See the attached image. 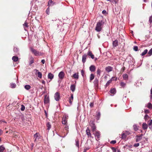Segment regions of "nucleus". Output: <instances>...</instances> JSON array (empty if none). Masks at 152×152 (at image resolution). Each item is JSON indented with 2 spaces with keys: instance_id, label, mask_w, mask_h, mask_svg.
Segmentation results:
<instances>
[{
  "instance_id": "obj_1",
  "label": "nucleus",
  "mask_w": 152,
  "mask_h": 152,
  "mask_svg": "<svg viewBox=\"0 0 152 152\" xmlns=\"http://www.w3.org/2000/svg\"><path fill=\"white\" fill-rule=\"evenodd\" d=\"M105 20L103 19L101 20H99L96 25L95 27V30L98 32H99L101 31L103 27V26L105 23Z\"/></svg>"
},
{
  "instance_id": "obj_2",
  "label": "nucleus",
  "mask_w": 152,
  "mask_h": 152,
  "mask_svg": "<svg viewBox=\"0 0 152 152\" xmlns=\"http://www.w3.org/2000/svg\"><path fill=\"white\" fill-rule=\"evenodd\" d=\"M30 51L33 54L36 56H41L42 53L39 51H37L36 50L34 49L32 47L30 48Z\"/></svg>"
},
{
  "instance_id": "obj_3",
  "label": "nucleus",
  "mask_w": 152,
  "mask_h": 152,
  "mask_svg": "<svg viewBox=\"0 0 152 152\" xmlns=\"http://www.w3.org/2000/svg\"><path fill=\"white\" fill-rule=\"evenodd\" d=\"M96 140L98 141L100 140V132L98 131H96L94 134Z\"/></svg>"
},
{
  "instance_id": "obj_4",
  "label": "nucleus",
  "mask_w": 152,
  "mask_h": 152,
  "mask_svg": "<svg viewBox=\"0 0 152 152\" xmlns=\"http://www.w3.org/2000/svg\"><path fill=\"white\" fill-rule=\"evenodd\" d=\"M34 137L35 138L34 140V141L35 142L37 140H38L40 139H41V138L42 137V136L38 132L36 133L34 135Z\"/></svg>"
},
{
  "instance_id": "obj_5",
  "label": "nucleus",
  "mask_w": 152,
  "mask_h": 152,
  "mask_svg": "<svg viewBox=\"0 0 152 152\" xmlns=\"http://www.w3.org/2000/svg\"><path fill=\"white\" fill-rule=\"evenodd\" d=\"M55 99L57 101H59L60 97V94L58 92H56L54 96Z\"/></svg>"
},
{
  "instance_id": "obj_6",
  "label": "nucleus",
  "mask_w": 152,
  "mask_h": 152,
  "mask_svg": "<svg viewBox=\"0 0 152 152\" xmlns=\"http://www.w3.org/2000/svg\"><path fill=\"white\" fill-rule=\"evenodd\" d=\"M143 134H141L139 135H137L135 136L136 142H138L140 141L142 138Z\"/></svg>"
},
{
  "instance_id": "obj_7",
  "label": "nucleus",
  "mask_w": 152,
  "mask_h": 152,
  "mask_svg": "<svg viewBox=\"0 0 152 152\" xmlns=\"http://www.w3.org/2000/svg\"><path fill=\"white\" fill-rule=\"evenodd\" d=\"M93 83L95 87H98L99 84L98 79L97 77H96L93 82Z\"/></svg>"
},
{
  "instance_id": "obj_8",
  "label": "nucleus",
  "mask_w": 152,
  "mask_h": 152,
  "mask_svg": "<svg viewBox=\"0 0 152 152\" xmlns=\"http://www.w3.org/2000/svg\"><path fill=\"white\" fill-rule=\"evenodd\" d=\"M49 102V97L47 95L44 96V103L45 104H47Z\"/></svg>"
},
{
  "instance_id": "obj_9",
  "label": "nucleus",
  "mask_w": 152,
  "mask_h": 152,
  "mask_svg": "<svg viewBox=\"0 0 152 152\" xmlns=\"http://www.w3.org/2000/svg\"><path fill=\"white\" fill-rule=\"evenodd\" d=\"M58 76L61 79H62L64 77V73L63 71L60 72L58 74Z\"/></svg>"
},
{
  "instance_id": "obj_10",
  "label": "nucleus",
  "mask_w": 152,
  "mask_h": 152,
  "mask_svg": "<svg viewBox=\"0 0 152 152\" xmlns=\"http://www.w3.org/2000/svg\"><path fill=\"white\" fill-rule=\"evenodd\" d=\"M105 70L107 72L112 71L113 70V67L111 66H109L105 67Z\"/></svg>"
},
{
  "instance_id": "obj_11",
  "label": "nucleus",
  "mask_w": 152,
  "mask_h": 152,
  "mask_svg": "<svg viewBox=\"0 0 152 152\" xmlns=\"http://www.w3.org/2000/svg\"><path fill=\"white\" fill-rule=\"evenodd\" d=\"M118 45V41L115 39L113 42V47H116Z\"/></svg>"
},
{
  "instance_id": "obj_12",
  "label": "nucleus",
  "mask_w": 152,
  "mask_h": 152,
  "mask_svg": "<svg viewBox=\"0 0 152 152\" xmlns=\"http://www.w3.org/2000/svg\"><path fill=\"white\" fill-rule=\"evenodd\" d=\"M96 68L94 65H91L89 67V70L91 72H94L96 70Z\"/></svg>"
},
{
  "instance_id": "obj_13",
  "label": "nucleus",
  "mask_w": 152,
  "mask_h": 152,
  "mask_svg": "<svg viewBox=\"0 0 152 152\" xmlns=\"http://www.w3.org/2000/svg\"><path fill=\"white\" fill-rule=\"evenodd\" d=\"M62 123L65 125H66V124H67V120L66 116H64L63 117Z\"/></svg>"
},
{
  "instance_id": "obj_14",
  "label": "nucleus",
  "mask_w": 152,
  "mask_h": 152,
  "mask_svg": "<svg viewBox=\"0 0 152 152\" xmlns=\"http://www.w3.org/2000/svg\"><path fill=\"white\" fill-rule=\"evenodd\" d=\"M127 132V131H126L125 132H123L121 134V138L122 139H126L127 136L126 132Z\"/></svg>"
},
{
  "instance_id": "obj_15",
  "label": "nucleus",
  "mask_w": 152,
  "mask_h": 152,
  "mask_svg": "<svg viewBox=\"0 0 152 152\" xmlns=\"http://www.w3.org/2000/svg\"><path fill=\"white\" fill-rule=\"evenodd\" d=\"M86 134L88 136V137H92L91 134L90 132V131L89 128L88 127L87 128V129L86 131Z\"/></svg>"
},
{
  "instance_id": "obj_16",
  "label": "nucleus",
  "mask_w": 152,
  "mask_h": 152,
  "mask_svg": "<svg viewBox=\"0 0 152 152\" xmlns=\"http://www.w3.org/2000/svg\"><path fill=\"white\" fill-rule=\"evenodd\" d=\"M13 51L15 53V55H16L19 54V50L18 48L15 47L13 49Z\"/></svg>"
},
{
  "instance_id": "obj_17",
  "label": "nucleus",
  "mask_w": 152,
  "mask_h": 152,
  "mask_svg": "<svg viewBox=\"0 0 152 152\" xmlns=\"http://www.w3.org/2000/svg\"><path fill=\"white\" fill-rule=\"evenodd\" d=\"M133 129L135 132H136L138 130L139 126L137 125L136 124H134L133 125Z\"/></svg>"
},
{
  "instance_id": "obj_18",
  "label": "nucleus",
  "mask_w": 152,
  "mask_h": 152,
  "mask_svg": "<svg viewBox=\"0 0 152 152\" xmlns=\"http://www.w3.org/2000/svg\"><path fill=\"white\" fill-rule=\"evenodd\" d=\"M87 55L86 54H84L82 56V61L83 63L84 64L86 61Z\"/></svg>"
},
{
  "instance_id": "obj_19",
  "label": "nucleus",
  "mask_w": 152,
  "mask_h": 152,
  "mask_svg": "<svg viewBox=\"0 0 152 152\" xmlns=\"http://www.w3.org/2000/svg\"><path fill=\"white\" fill-rule=\"evenodd\" d=\"M73 99V94H71V96L69 98V103L71 104L72 103V101Z\"/></svg>"
},
{
  "instance_id": "obj_20",
  "label": "nucleus",
  "mask_w": 152,
  "mask_h": 152,
  "mask_svg": "<svg viewBox=\"0 0 152 152\" xmlns=\"http://www.w3.org/2000/svg\"><path fill=\"white\" fill-rule=\"evenodd\" d=\"M109 92L110 93L114 94L116 93V91L115 88H112L111 89Z\"/></svg>"
},
{
  "instance_id": "obj_21",
  "label": "nucleus",
  "mask_w": 152,
  "mask_h": 152,
  "mask_svg": "<svg viewBox=\"0 0 152 152\" xmlns=\"http://www.w3.org/2000/svg\"><path fill=\"white\" fill-rule=\"evenodd\" d=\"M148 126L146 123H144L142 124V128L143 130L147 129L148 128Z\"/></svg>"
},
{
  "instance_id": "obj_22",
  "label": "nucleus",
  "mask_w": 152,
  "mask_h": 152,
  "mask_svg": "<svg viewBox=\"0 0 152 152\" xmlns=\"http://www.w3.org/2000/svg\"><path fill=\"white\" fill-rule=\"evenodd\" d=\"M88 55L90 56L92 59H93L94 58V55L92 54L91 51H89L88 53Z\"/></svg>"
},
{
  "instance_id": "obj_23",
  "label": "nucleus",
  "mask_w": 152,
  "mask_h": 152,
  "mask_svg": "<svg viewBox=\"0 0 152 152\" xmlns=\"http://www.w3.org/2000/svg\"><path fill=\"white\" fill-rule=\"evenodd\" d=\"M70 89L73 92H74L75 89V86L74 84L72 85L71 86Z\"/></svg>"
},
{
  "instance_id": "obj_24",
  "label": "nucleus",
  "mask_w": 152,
  "mask_h": 152,
  "mask_svg": "<svg viewBox=\"0 0 152 152\" xmlns=\"http://www.w3.org/2000/svg\"><path fill=\"white\" fill-rule=\"evenodd\" d=\"M65 129L66 130L67 133L66 134H64V136L62 137H65L68 134V133L69 132V127L67 125L66 126L64 127Z\"/></svg>"
},
{
  "instance_id": "obj_25",
  "label": "nucleus",
  "mask_w": 152,
  "mask_h": 152,
  "mask_svg": "<svg viewBox=\"0 0 152 152\" xmlns=\"http://www.w3.org/2000/svg\"><path fill=\"white\" fill-rule=\"evenodd\" d=\"M54 77V75L51 73H49L48 75V78L50 79V80L52 79Z\"/></svg>"
},
{
  "instance_id": "obj_26",
  "label": "nucleus",
  "mask_w": 152,
  "mask_h": 152,
  "mask_svg": "<svg viewBox=\"0 0 152 152\" xmlns=\"http://www.w3.org/2000/svg\"><path fill=\"white\" fill-rule=\"evenodd\" d=\"M123 79L125 80H127L128 78V75L126 74H124L123 75Z\"/></svg>"
},
{
  "instance_id": "obj_27",
  "label": "nucleus",
  "mask_w": 152,
  "mask_h": 152,
  "mask_svg": "<svg viewBox=\"0 0 152 152\" xmlns=\"http://www.w3.org/2000/svg\"><path fill=\"white\" fill-rule=\"evenodd\" d=\"M75 145L78 148V149L79 148V142L78 139H76L75 140Z\"/></svg>"
},
{
  "instance_id": "obj_28",
  "label": "nucleus",
  "mask_w": 152,
  "mask_h": 152,
  "mask_svg": "<svg viewBox=\"0 0 152 152\" xmlns=\"http://www.w3.org/2000/svg\"><path fill=\"white\" fill-rule=\"evenodd\" d=\"M34 61V58L32 56H31L30 59V61L29 62V64L31 65L32 64Z\"/></svg>"
},
{
  "instance_id": "obj_29",
  "label": "nucleus",
  "mask_w": 152,
  "mask_h": 152,
  "mask_svg": "<svg viewBox=\"0 0 152 152\" xmlns=\"http://www.w3.org/2000/svg\"><path fill=\"white\" fill-rule=\"evenodd\" d=\"M95 77V76L94 74H91L90 75V82H91L92 80Z\"/></svg>"
},
{
  "instance_id": "obj_30",
  "label": "nucleus",
  "mask_w": 152,
  "mask_h": 152,
  "mask_svg": "<svg viewBox=\"0 0 152 152\" xmlns=\"http://www.w3.org/2000/svg\"><path fill=\"white\" fill-rule=\"evenodd\" d=\"M96 120H99L100 117V113L99 112L96 113Z\"/></svg>"
},
{
  "instance_id": "obj_31",
  "label": "nucleus",
  "mask_w": 152,
  "mask_h": 152,
  "mask_svg": "<svg viewBox=\"0 0 152 152\" xmlns=\"http://www.w3.org/2000/svg\"><path fill=\"white\" fill-rule=\"evenodd\" d=\"M28 23L26 21L23 24L24 28L25 30H27V28L28 27Z\"/></svg>"
},
{
  "instance_id": "obj_32",
  "label": "nucleus",
  "mask_w": 152,
  "mask_h": 152,
  "mask_svg": "<svg viewBox=\"0 0 152 152\" xmlns=\"http://www.w3.org/2000/svg\"><path fill=\"white\" fill-rule=\"evenodd\" d=\"M46 126L47 127V129L49 130L51 128V125L49 122H47L46 124Z\"/></svg>"
},
{
  "instance_id": "obj_33",
  "label": "nucleus",
  "mask_w": 152,
  "mask_h": 152,
  "mask_svg": "<svg viewBox=\"0 0 152 152\" xmlns=\"http://www.w3.org/2000/svg\"><path fill=\"white\" fill-rule=\"evenodd\" d=\"M73 76L74 78L77 80L79 78V75L78 73H75L73 75Z\"/></svg>"
},
{
  "instance_id": "obj_34",
  "label": "nucleus",
  "mask_w": 152,
  "mask_h": 152,
  "mask_svg": "<svg viewBox=\"0 0 152 152\" xmlns=\"http://www.w3.org/2000/svg\"><path fill=\"white\" fill-rule=\"evenodd\" d=\"M148 50L147 49L145 50L140 54L141 56H143L145 55L148 52Z\"/></svg>"
},
{
  "instance_id": "obj_35",
  "label": "nucleus",
  "mask_w": 152,
  "mask_h": 152,
  "mask_svg": "<svg viewBox=\"0 0 152 152\" xmlns=\"http://www.w3.org/2000/svg\"><path fill=\"white\" fill-rule=\"evenodd\" d=\"M12 59L14 61L16 62L18 61V57L17 56H13L12 57Z\"/></svg>"
},
{
  "instance_id": "obj_36",
  "label": "nucleus",
  "mask_w": 152,
  "mask_h": 152,
  "mask_svg": "<svg viewBox=\"0 0 152 152\" xmlns=\"http://www.w3.org/2000/svg\"><path fill=\"white\" fill-rule=\"evenodd\" d=\"M111 82H112L111 80H108L107 82L106 85H105V87H107L108 86H109V85L110 84V83Z\"/></svg>"
},
{
  "instance_id": "obj_37",
  "label": "nucleus",
  "mask_w": 152,
  "mask_h": 152,
  "mask_svg": "<svg viewBox=\"0 0 152 152\" xmlns=\"http://www.w3.org/2000/svg\"><path fill=\"white\" fill-rule=\"evenodd\" d=\"M89 124L90 126L91 127L95 125L94 121H90Z\"/></svg>"
},
{
  "instance_id": "obj_38",
  "label": "nucleus",
  "mask_w": 152,
  "mask_h": 152,
  "mask_svg": "<svg viewBox=\"0 0 152 152\" xmlns=\"http://www.w3.org/2000/svg\"><path fill=\"white\" fill-rule=\"evenodd\" d=\"M101 72V70L100 69L98 68L97 70V76H100Z\"/></svg>"
},
{
  "instance_id": "obj_39",
  "label": "nucleus",
  "mask_w": 152,
  "mask_h": 152,
  "mask_svg": "<svg viewBox=\"0 0 152 152\" xmlns=\"http://www.w3.org/2000/svg\"><path fill=\"white\" fill-rule=\"evenodd\" d=\"M147 107L150 109H152V104L150 102L148 104Z\"/></svg>"
},
{
  "instance_id": "obj_40",
  "label": "nucleus",
  "mask_w": 152,
  "mask_h": 152,
  "mask_svg": "<svg viewBox=\"0 0 152 152\" xmlns=\"http://www.w3.org/2000/svg\"><path fill=\"white\" fill-rule=\"evenodd\" d=\"M5 148L3 146H0V152H3L5 150Z\"/></svg>"
},
{
  "instance_id": "obj_41",
  "label": "nucleus",
  "mask_w": 152,
  "mask_h": 152,
  "mask_svg": "<svg viewBox=\"0 0 152 152\" xmlns=\"http://www.w3.org/2000/svg\"><path fill=\"white\" fill-rule=\"evenodd\" d=\"M42 73L39 72H38L37 73V76L40 78H41L42 77Z\"/></svg>"
},
{
  "instance_id": "obj_42",
  "label": "nucleus",
  "mask_w": 152,
  "mask_h": 152,
  "mask_svg": "<svg viewBox=\"0 0 152 152\" xmlns=\"http://www.w3.org/2000/svg\"><path fill=\"white\" fill-rule=\"evenodd\" d=\"M149 118L150 117L148 115L146 114L145 115L144 118L145 121H146L149 119Z\"/></svg>"
},
{
  "instance_id": "obj_43",
  "label": "nucleus",
  "mask_w": 152,
  "mask_h": 152,
  "mask_svg": "<svg viewBox=\"0 0 152 152\" xmlns=\"http://www.w3.org/2000/svg\"><path fill=\"white\" fill-rule=\"evenodd\" d=\"M91 127L92 131L93 132H94L96 130V126L95 125H94L93 126H92Z\"/></svg>"
},
{
  "instance_id": "obj_44",
  "label": "nucleus",
  "mask_w": 152,
  "mask_h": 152,
  "mask_svg": "<svg viewBox=\"0 0 152 152\" xmlns=\"http://www.w3.org/2000/svg\"><path fill=\"white\" fill-rule=\"evenodd\" d=\"M120 85L122 87L124 88L126 86V84L123 82H121Z\"/></svg>"
},
{
  "instance_id": "obj_45",
  "label": "nucleus",
  "mask_w": 152,
  "mask_h": 152,
  "mask_svg": "<svg viewBox=\"0 0 152 152\" xmlns=\"http://www.w3.org/2000/svg\"><path fill=\"white\" fill-rule=\"evenodd\" d=\"M50 9L49 8V7H48L47 9L46 10V13L48 15H49L50 14Z\"/></svg>"
},
{
  "instance_id": "obj_46",
  "label": "nucleus",
  "mask_w": 152,
  "mask_h": 152,
  "mask_svg": "<svg viewBox=\"0 0 152 152\" xmlns=\"http://www.w3.org/2000/svg\"><path fill=\"white\" fill-rule=\"evenodd\" d=\"M133 50L135 51H137L138 50V48L137 46H134V47L133 48Z\"/></svg>"
},
{
  "instance_id": "obj_47",
  "label": "nucleus",
  "mask_w": 152,
  "mask_h": 152,
  "mask_svg": "<svg viewBox=\"0 0 152 152\" xmlns=\"http://www.w3.org/2000/svg\"><path fill=\"white\" fill-rule=\"evenodd\" d=\"M148 54H149L148 56H151L152 55V48L151 49L148 53Z\"/></svg>"
},
{
  "instance_id": "obj_48",
  "label": "nucleus",
  "mask_w": 152,
  "mask_h": 152,
  "mask_svg": "<svg viewBox=\"0 0 152 152\" xmlns=\"http://www.w3.org/2000/svg\"><path fill=\"white\" fill-rule=\"evenodd\" d=\"M90 147H85L83 152H86L87 151L89 150L90 149Z\"/></svg>"
},
{
  "instance_id": "obj_49",
  "label": "nucleus",
  "mask_w": 152,
  "mask_h": 152,
  "mask_svg": "<svg viewBox=\"0 0 152 152\" xmlns=\"http://www.w3.org/2000/svg\"><path fill=\"white\" fill-rule=\"evenodd\" d=\"M117 77H113L110 80H111V81H112V80L116 81L117 80Z\"/></svg>"
},
{
  "instance_id": "obj_50",
  "label": "nucleus",
  "mask_w": 152,
  "mask_h": 152,
  "mask_svg": "<svg viewBox=\"0 0 152 152\" xmlns=\"http://www.w3.org/2000/svg\"><path fill=\"white\" fill-rule=\"evenodd\" d=\"M81 74L82 77H84V73H85L84 70L83 69L81 70Z\"/></svg>"
},
{
  "instance_id": "obj_51",
  "label": "nucleus",
  "mask_w": 152,
  "mask_h": 152,
  "mask_svg": "<svg viewBox=\"0 0 152 152\" xmlns=\"http://www.w3.org/2000/svg\"><path fill=\"white\" fill-rule=\"evenodd\" d=\"M149 22L150 23H152V15L150 16L149 18Z\"/></svg>"
},
{
  "instance_id": "obj_52",
  "label": "nucleus",
  "mask_w": 152,
  "mask_h": 152,
  "mask_svg": "<svg viewBox=\"0 0 152 152\" xmlns=\"http://www.w3.org/2000/svg\"><path fill=\"white\" fill-rule=\"evenodd\" d=\"M11 86L12 88H15L16 86V85L15 83H12L11 84Z\"/></svg>"
},
{
  "instance_id": "obj_53",
  "label": "nucleus",
  "mask_w": 152,
  "mask_h": 152,
  "mask_svg": "<svg viewBox=\"0 0 152 152\" xmlns=\"http://www.w3.org/2000/svg\"><path fill=\"white\" fill-rule=\"evenodd\" d=\"M53 2V1L52 0H49L48 3V6H49L50 5H51V4Z\"/></svg>"
},
{
  "instance_id": "obj_54",
  "label": "nucleus",
  "mask_w": 152,
  "mask_h": 152,
  "mask_svg": "<svg viewBox=\"0 0 152 152\" xmlns=\"http://www.w3.org/2000/svg\"><path fill=\"white\" fill-rule=\"evenodd\" d=\"M144 113H145L146 114H147L148 113H149V111L148 109H145L144 110Z\"/></svg>"
},
{
  "instance_id": "obj_55",
  "label": "nucleus",
  "mask_w": 152,
  "mask_h": 152,
  "mask_svg": "<svg viewBox=\"0 0 152 152\" xmlns=\"http://www.w3.org/2000/svg\"><path fill=\"white\" fill-rule=\"evenodd\" d=\"M111 149L113 151V152H116V149L114 147H112L111 148Z\"/></svg>"
},
{
  "instance_id": "obj_56",
  "label": "nucleus",
  "mask_w": 152,
  "mask_h": 152,
  "mask_svg": "<svg viewBox=\"0 0 152 152\" xmlns=\"http://www.w3.org/2000/svg\"><path fill=\"white\" fill-rule=\"evenodd\" d=\"M25 109V107L23 105H21V110L22 111H23Z\"/></svg>"
},
{
  "instance_id": "obj_57",
  "label": "nucleus",
  "mask_w": 152,
  "mask_h": 152,
  "mask_svg": "<svg viewBox=\"0 0 152 152\" xmlns=\"http://www.w3.org/2000/svg\"><path fill=\"white\" fill-rule=\"evenodd\" d=\"M116 142L115 140H113L110 142V143L111 144H115Z\"/></svg>"
},
{
  "instance_id": "obj_58",
  "label": "nucleus",
  "mask_w": 152,
  "mask_h": 152,
  "mask_svg": "<svg viewBox=\"0 0 152 152\" xmlns=\"http://www.w3.org/2000/svg\"><path fill=\"white\" fill-rule=\"evenodd\" d=\"M140 145V144L139 143H136L134 144V146L135 147H137L139 146Z\"/></svg>"
},
{
  "instance_id": "obj_59",
  "label": "nucleus",
  "mask_w": 152,
  "mask_h": 152,
  "mask_svg": "<svg viewBox=\"0 0 152 152\" xmlns=\"http://www.w3.org/2000/svg\"><path fill=\"white\" fill-rule=\"evenodd\" d=\"M150 97L151 99H152V89L151 90V93Z\"/></svg>"
},
{
  "instance_id": "obj_60",
  "label": "nucleus",
  "mask_w": 152,
  "mask_h": 152,
  "mask_svg": "<svg viewBox=\"0 0 152 152\" xmlns=\"http://www.w3.org/2000/svg\"><path fill=\"white\" fill-rule=\"evenodd\" d=\"M125 146H126V147H127L128 148H131L132 147V145H128L127 144L125 145Z\"/></svg>"
},
{
  "instance_id": "obj_61",
  "label": "nucleus",
  "mask_w": 152,
  "mask_h": 152,
  "mask_svg": "<svg viewBox=\"0 0 152 152\" xmlns=\"http://www.w3.org/2000/svg\"><path fill=\"white\" fill-rule=\"evenodd\" d=\"M90 106L91 107H93V106H94V103L93 102H91L90 104Z\"/></svg>"
},
{
  "instance_id": "obj_62",
  "label": "nucleus",
  "mask_w": 152,
  "mask_h": 152,
  "mask_svg": "<svg viewBox=\"0 0 152 152\" xmlns=\"http://www.w3.org/2000/svg\"><path fill=\"white\" fill-rule=\"evenodd\" d=\"M148 125L150 126L152 125V119L151 120L150 122L148 124Z\"/></svg>"
},
{
  "instance_id": "obj_63",
  "label": "nucleus",
  "mask_w": 152,
  "mask_h": 152,
  "mask_svg": "<svg viewBox=\"0 0 152 152\" xmlns=\"http://www.w3.org/2000/svg\"><path fill=\"white\" fill-rule=\"evenodd\" d=\"M25 88L27 90H28V85H26L25 86Z\"/></svg>"
},
{
  "instance_id": "obj_64",
  "label": "nucleus",
  "mask_w": 152,
  "mask_h": 152,
  "mask_svg": "<svg viewBox=\"0 0 152 152\" xmlns=\"http://www.w3.org/2000/svg\"><path fill=\"white\" fill-rule=\"evenodd\" d=\"M45 61L44 59H42L41 60V62L43 64H44L45 63Z\"/></svg>"
}]
</instances>
